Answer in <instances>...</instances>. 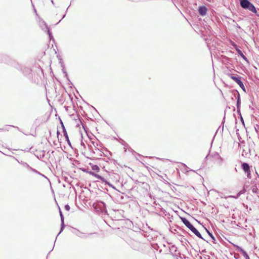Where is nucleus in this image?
<instances>
[{"label": "nucleus", "mask_w": 259, "mask_h": 259, "mask_svg": "<svg viewBox=\"0 0 259 259\" xmlns=\"http://www.w3.org/2000/svg\"><path fill=\"white\" fill-rule=\"evenodd\" d=\"M75 234H76V235H77L80 238H86L87 237V236L85 234L81 233L78 231H77L75 233Z\"/></svg>", "instance_id": "9b49d317"}, {"label": "nucleus", "mask_w": 259, "mask_h": 259, "mask_svg": "<svg viewBox=\"0 0 259 259\" xmlns=\"http://www.w3.org/2000/svg\"><path fill=\"white\" fill-rule=\"evenodd\" d=\"M92 169L94 170L98 171L99 170V168L97 165H94L92 166Z\"/></svg>", "instance_id": "dca6fc26"}, {"label": "nucleus", "mask_w": 259, "mask_h": 259, "mask_svg": "<svg viewBox=\"0 0 259 259\" xmlns=\"http://www.w3.org/2000/svg\"><path fill=\"white\" fill-rule=\"evenodd\" d=\"M182 222L193 233L198 237L203 239L199 232L190 223V222L186 218H181Z\"/></svg>", "instance_id": "f257e3e1"}, {"label": "nucleus", "mask_w": 259, "mask_h": 259, "mask_svg": "<svg viewBox=\"0 0 259 259\" xmlns=\"http://www.w3.org/2000/svg\"><path fill=\"white\" fill-rule=\"evenodd\" d=\"M60 214L61 220V230L58 234L61 233V232L63 231V228H64V226H65L64 223V217H63V215L61 211H60Z\"/></svg>", "instance_id": "39448f33"}, {"label": "nucleus", "mask_w": 259, "mask_h": 259, "mask_svg": "<svg viewBox=\"0 0 259 259\" xmlns=\"http://www.w3.org/2000/svg\"><path fill=\"white\" fill-rule=\"evenodd\" d=\"M239 104V97L238 98V101H237V104L238 105Z\"/></svg>", "instance_id": "5701e85b"}, {"label": "nucleus", "mask_w": 259, "mask_h": 259, "mask_svg": "<svg viewBox=\"0 0 259 259\" xmlns=\"http://www.w3.org/2000/svg\"><path fill=\"white\" fill-rule=\"evenodd\" d=\"M102 182H104V183H105L106 184H107L108 186H110V187H112V185H111L109 183H108V182H107L106 181V180L101 176V179H100Z\"/></svg>", "instance_id": "4468645a"}, {"label": "nucleus", "mask_w": 259, "mask_h": 259, "mask_svg": "<svg viewBox=\"0 0 259 259\" xmlns=\"http://www.w3.org/2000/svg\"><path fill=\"white\" fill-rule=\"evenodd\" d=\"M40 25L42 29H46V30H48V32L49 34L50 35V31L48 30V26H47V24L46 23V22L45 21H44L40 22Z\"/></svg>", "instance_id": "423d86ee"}, {"label": "nucleus", "mask_w": 259, "mask_h": 259, "mask_svg": "<svg viewBox=\"0 0 259 259\" xmlns=\"http://www.w3.org/2000/svg\"><path fill=\"white\" fill-rule=\"evenodd\" d=\"M237 84L242 88L243 89L244 86V84L243 83V82L241 81V80H240V81L238 82V83H237Z\"/></svg>", "instance_id": "a211bd4d"}, {"label": "nucleus", "mask_w": 259, "mask_h": 259, "mask_svg": "<svg viewBox=\"0 0 259 259\" xmlns=\"http://www.w3.org/2000/svg\"><path fill=\"white\" fill-rule=\"evenodd\" d=\"M240 4L242 8L246 9L247 8H248L250 3L248 0H240Z\"/></svg>", "instance_id": "f03ea898"}, {"label": "nucleus", "mask_w": 259, "mask_h": 259, "mask_svg": "<svg viewBox=\"0 0 259 259\" xmlns=\"http://www.w3.org/2000/svg\"><path fill=\"white\" fill-rule=\"evenodd\" d=\"M245 190L243 189L242 190L239 191L236 196H230L229 197L234 198L235 199L238 198L241 194L244 193Z\"/></svg>", "instance_id": "9d476101"}, {"label": "nucleus", "mask_w": 259, "mask_h": 259, "mask_svg": "<svg viewBox=\"0 0 259 259\" xmlns=\"http://www.w3.org/2000/svg\"><path fill=\"white\" fill-rule=\"evenodd\" d=\"M242 169H243V170L245 172L248 171H249L250 170L249 166L246 163H243L242 164Z\"/></svg>", "instance_id": "6e6552de"}, {"label": "nucleus", "mask_w": 259, "mask_h": 259, "mask_svg": "<svg viewBox=\"0 0 259 259\" xmlns=\"http://www.w3.org/2000/svg\"><path fill=\"white\" fill-rule=\"evenodd\" d=\"M199 13L201 16H205L206 14L207 9L204 6H201L199 8Z\"/></svg>", "instance_id": "7ed1b4c3"}, {"label": "nucleus", "mask_w": 259, "mask_h": 259, "mask_svg": "<svg viewBox=\"0 0 259 259\" xmlns=\"http://www.w3.org/2000/svg\"><path fill=\"white\" fill-rule=\"evenodd\" d=\"M208 233L209 235H210V237H211L213 239H214V237L212 236V235L210 233H209V232H208Z\"/></svg>", "instance_id": "4be33fe9"}, {"label": "nucleus", "mask_w": 259, "mask_h": 259, "mask_svg": "<svg viewBox=\"0 0 259 259\" xmlns=\"http://www.w3.org/2000/svg\"><path fill=\"white\" fill-rule=\"evenodd\" d=\"M238 52L240 53V54H241V55L242 56V57H243L244 59H245V60H246V58L245 57V56H244V55H243L242 54L241 52L240 51H239Z\"/></svg>", "instance_id": "412c9836"}, {"label": "nucleus", "mask_w": 259, "mask_h": 259, "mask_svg": "<svg viewBox=\"0 0 259 259\" xmlns=\"http://www.w3.org/2000/svg\"><path fill=\"white\" fill-rule=\"evenodd\" d=\"M237 84L242 88L243 89L244 86V84L243 83V82L241 81V80H240V81L238 82V83H237Z\"/></svg>", "instance_id": "f3484780"}, {"label": "nucleus", "mask_w": 259, "mask_h": 259, "mask_svg": "<svg viewBox=\"0 0 259 259\" xmlns=\"http://www.w3.org/2000/svg\"><path fill=\"white\" fill-rule=\"evenodd\" d=\"M61 124H62V126L63 129L64 135L66 139L69 141L68 136V135L67 134V132H66L65 128V127H64L62 122H61Z\"/></svg>", "instance_id": "ddd939ff"}, {"label": "nucleus", "mask_w": 259, "mask_h": 259, "mask_svg": "<svg viewBox=\"0 0 259 259\" xmlns=\"http://www.w3.org/2000/svg\"><path fill=\"white\" fill-rule=\"evenodd\" d=\"M115 213H120L119 210H117L116 211H114Z\"/></svg>", "instance_id": "b1692460"}, {"label": "nucleus", "mask_w": 259, "mask_h": 259, "mask_svg": "<svg viewBox=\"0 0 259 259\" xmlns=\"http://www.w3.org/2000/svg\"><path fill=\"white\" fill-rule=\"evenodd\" d=\"M65 208L66 210H69L70 209V207H69V206L68 205H66L65 206Z\"/></svg>", "instance_id": "aec40b11"}, {"label": "nucleus", "mask_w": 259, "mask_h": 259, "mask_svg": "<svg viewBox=\"0 0 259 259\" xmlns=\"http://www.w3.org/2000/svg\"><path fill=\"white\" fill-rule=\"evenodd\" d=\"M51 2H52V4H54V2H53V0H52V1H51Z\"/></svg>", "instance_id": "393cba45"}, {"label": "nucleus", "mask_w": 259, "mask_h": 259, "mask_svg": "<svg viewBox=\"0 0 259 259\" xmlns=\"http://www.w3.org/2000/svg\"><path fill=\"white\" fill-rule=\"evenodd\" d=\"M231 78L234 80L237 83H238V82L240 81V77H239L238 76H233L232 75L231 76Z\"/></svg>", "instance_id": "f8f14e48"}, {"label": "nucleus", "mask_w": 259, "mask_h": 259, "mask_svg": "<svg viewBox=\"0 0 259 259\" xmlns=\"http://www.w3.org/2000/svg\"><path fill=\"white\" fill-rule=\"evenodd\" d=\"M237 248H238V250L242 254L245 259H249V256L245 250L239 246H237Z\"/></svg>", "instance_id": "20e7f679"}, {"label": "nucleus", "mask_w": 259, "mask_h": 259, "mask_svg": "<svg viewBox=\"0 0 259 259\" xmlns=\"http://www.w3.org/2000/svg\"><path fill=\"white\" fill-rule=\"evenodd\" d=\"M19 162L23 166L27 167V168H30V169H31L33 171H34V172H36V170L33 169L32 167H30V166L26 162H23V161H21V162Z\"/></svg>", "instance_id": "1a4fd4ad"}, {"label": "nucleus", "mask_w": 259, "mask_h": 259, "mask_svg": "<svg viewBox=\"0 0 259 259\" xmlns=\"http://www.w3.org/2000/svg\"><path fill=\"white\" fill-rule=\"evenodd\" d=\"M246 9L249 10L252 13H256V10L255 7L251 3H250V4L248 6V8H247Z\"/></svg>", "instance_id": "0eeeda50"}, {"label": "nucleus", "mask_w": 259, "mask_h": 259, "mask_svg": "<svg viewBox=\"0 0 259 259\" xmlns=\"http://www.w3.org/2000/svg\"><path fill=\"white\" fill-rule=\"evenodd\" d=\"M91 174L94 176L95 177H96L97 179L100 180V179H101V176L98 175V174H96L94 172H91Z\"/></svg>", "instance_id": "2eb2a0df"}, {"label": "nucleus", "mask_w": 259, "mask_h": 259, "mask_svg": "<svg viewBox=\"0 0 259 259\" xmlns=\"http://www.w3.org/2000/svg\"><path fill=\"white\" fill-rule=\"evenodd\" d=\"M247 173V176L248 178H251V173H250V170H249V171H246V172Z\"/></svg>", "instance_id": "6ab92c4d"}]
</instances>
